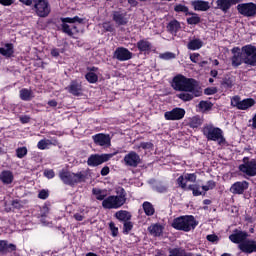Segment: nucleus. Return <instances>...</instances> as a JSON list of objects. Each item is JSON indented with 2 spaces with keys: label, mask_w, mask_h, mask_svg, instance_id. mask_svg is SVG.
<instances>
[{
  "label": "nucleus",
  "mask_w": 256,
  "mask_h": 256,
  "mask_svg": "<svg viewBox=\"0 0 256 256\" xmlns=\"http://www.w3.org/2000/svg\"><path fill=\"white\" fill-rule=\"evenodd\" d=\"M171 87L174 91L193 93L194 97H201L203 95V90L199 87V82L194 78H187L182 74H177L173 77Z\"/></svg>",
  "instance_id": "nucleus-1"
},
{
  "label": "nucleus",
  "mask_w": 256,
  "mask_h": 256,
  "mask_svg": "<svg viewBox=\"0 0 256 256\" xmlns=\"http://www.w3.org/2000/svg\"><path fill=\"white\" fill-rule=\"evenodd\" d=\"M59 177L64 185H69V187H75V185H78V183H85V181L89 179V169L77 173L67 170H61L59 172Z\"/></svg>",
  "instance_id": "nucleus-2"
},
{
  "label": "nucleus",
  "mask_w": 256,
  "mask_h": 256,
  "mask_svg": "<svg viewBox=\"0 0 256 256\" xmlns=\"http://www.w3.org/2000/svg\"><path fill=\"white\" fill-rule=\"evenodd\" d=\"M197 225H199V222L193 215L179 216L172 222L173 229H176V231H184L185 233L193 231Z\"/></svg>",
  "instance_id": "nucleus-3"
},
{
  "label": "nucleus",
  "mask_w": 256,
  "mask_h": 256,
  "mask_svg": "<svg viewBox=\"0 0 256 256\" xmlns=\"http://www.w3.org/2000/svg\"><path fill=\"white\" fill-rule=\"evenodd\" d=\"M32 6L37 17H49V13H51V5H49V0H34V2H32Z\"/></svg>",
  "instance_id": "nucleus-4"
},
{
  "label": "nucleus",
  "mask_w": 256,
  "mask_h": 256,
  "mask_svg": "<svg viewBox=\"0 0 256 256\" xmlns=\"http://www.w3.org/2000/svg\"><path fill=\"white\" fill-rule=\"evenodd\" d=\"M202 133L208 141H219V139H223V130L219 127L213 126V124H207L204 126Z\"/></svg>",
  "instance_id": "nucleus-5"
},
{
  "label": "nucleus",
  "mask_w": 256,
  "mask_h": 256,
  "mask_svg": "<svg viewBox=\"0 0 256 256\" xmlns=\"http://www.w3.org/2000/svg\"><path fill=\"white\" fill-rule=\"evenodd\" d=\"M245 65L256 67V47L248 44L242 47Z\"/></svg>",
  "instance_id": "nucleus-6"
},
{
  "label": "nucleus",
  "mask_w": 256,
  "mask_h": 256,
  "mask_svg": "<svg viewBox=\"0 0 256 256\" xmlns=\"http://www.w3.org/2000/svg\"><path fill=\"white\" fill-rule=\"evenodd\" d=\"M113 157V154H92L88 157V167H99L103 163H107Z\"/></svg>",
  "instance_id": "nucleus-7"
},
{
  "label": "nucleus",
  "mask_w": 256,
  "mask_h": 256,
  "mask_svg": "<svg viewBox=\"0 0 256 256\" xmlns=\"http://www.w3.org/2000/svg\"><path fill=\"white\" fill-rule=\"evenodd\" d=\"M238 13L243 17H255L256 16V4L253 2L241 3L236 7Z\"/></svg>",
  "instance_id": "nucleus-8"
},
{
  "label": "nucleus",
  "mask_w": 256,
  "mask_h": 256,
  "mask_svg": "<svg viewBox=\"0 0 256 256\" xmlns=\"http://www.w3.org/2000/svg\"><path fill=\"white\" fill-rule=\"evenodd\" d=\"M112 21L118 25V27H125L129 24V17L125 10H114L112 11Z\"/></svg>",
  "instance_id": "nucleus-9"
},
{
  "label": "nucleus",
  "mask_w": 256,
  "mask_h": 256,
  "mask_svg": "<svg viewBox=\"0 0 256 256\" xmlns=\"http://www.w3.org/2000/svg\"><path fill=\"white\" fill-rule=\"evenodd\" d=\"M125 205L116 195H110L102 201L103 209H120Z\"/></svg>",
  "instance_id": "nucleus-10"
},
{
  "label": "nucleus",
  "mask_w": 256,
  "mask_h": 256,
  "mask_svg": "<svg viewBox=\"0 0 256 256\" xmlns=\"http://www.w3.org/2000/svg\"><path fill=\"white\" fill-rule=\"evenodd\" d=\"M231 53L233 54V56L231 57L232 67L237 69V67H240V65H243V63H245V54L243 53V50L241 51V48L234 47L231 50Z\"/></svg>",
  "instance_id": "nucleus-11"
},
{
  "label": "nucleus",
  "mask_w": 256,
  "mask_h": 256,
  "mask_svg": "<svg viewBox=\"0 0 256 256\" xmlns=\"http://www.w3.org/2000/svg\"><path fill=\"white\" fill-rule=\"evenodd\" d=\"M185 113V109L176 107L170 111L165 112L164 118L166 121H181V119L185 117Z\"/></svg>",
  "instance_id": "nucleus-12"
},
{
  "label": "nucleus",
  "mask_w": 256,
  "mask_h": 256,
  "mask_svg": "<svg viewBox=\"0 0 256 256\" xmlns=\"http://www.w3.org/2000/svg\"><path fill=\"white\" fill-rule=\"evenodd\" d=\"M123 162L126 167H139L141 163V156H139L135 151H130L124 156Z\"/></svg>",
  "instance_id": "nucleus-13"
},
{
  "label": "nucleus",
  "mask_w": 256,
  "mask_h": 256,
  "mask_svg": "<svg viewBox=\"0 0 256 256\" xmlns=\"http://www.w3.org/2000/svg\"><path fill=\"white\" fill-rule=\"evenodd\" d=\"M238 249L245 253L246 255H251V253H256V240L255 239H248L238 245Z\"/></svg>",
  "instance_id": "nucleus-14"
},
{
  "label": "nucleus",
  "mask_w": 256,
  "mask_h": 256,
  "mask_svg": "<svg viewBox=\"0 0 256 256\" xmlns=\"http://www.w3.org/2000/svg\"><path fill=\"white\" fill-rule=\"evenodd\" d=\"M249 234L243 230L235 229L232 234L229 235V240L235 245H241V243L245 242Z\"/></svg>",
  "instance_id": "nucleus-15"
},
{
  "label": "nucleus",
  "mask_w": 256,
  "mask_h": 256,
  "mask_svg": "<svg viewBox=\"0 0 256 256\" xmlns=\"http://www.w3.org/2000/svg\"><path fill=\"white\" fill-rule=\"evenodd\" d=\"M114 59H117L118 61H129L130 59H133V52L125 47H118L114 51Z\"/></svg>",
  "instance_id": "nucleus-16"
},
{
  "label": "nucleus",
  "mask_w": 256,
  "mask_h": 256,
  "mask_svg": "<svg viewBox=\"0 0 256 256\" xmlns=\"http://www.w3.org/2000/svg\"><path fill=\"white\" fill-rule=\"evenodd\" d=\"M247 189H249V182L246 180L237 181L231 185L230 192L233 195H243Z\"/></svg>",
  "instance_id": "nucleus-17"
},
{
  "label": "nucleus",
  "mask_w": 256,
  "mask_h": 256,
  "mask_svg": "<svg viewBox=\"0 0 256 256\" xmlns=\"http://www.w3.org/2000/svg\"><path fill=\"white\" fill-rule=\"evenodd\" d=\"M238 169L248 177H256V160L251 159L246 165H239Z\"/></svg>",
  "instance_id": "nucleus-18"
},
{
  "label": "nucleus",
  "mask_w": 256,
  "mask_h": 256,
  "mask_svg": "<svg viewBox=\"0 0 256 256\" xmlns=\"http://www.w3.org/2000/svg\"><path fill=\"white\" fill-rule=\"evenodd\" d=\"M136 47H137L140 55H149V53H151V51H153V44L145 38L140 39L136 43Z\"/></svg>",
  "instance_id": "nucleus-19"
},
{
  "label": "nucleus",
  "mask_w": 256,
  "mask_h": 256,
  "mask_svg": "<svg viewBox=\"0 0 256 256\" xmlns=\"http://www.w3.org/2000/svg\"><path fill=\"white\" fill-rule=\"evenodd\" d=\"M92 138L95 145H99L100 147H109V145H111V137L109 134L99 133L92 136Z\"/></svg>",
  "instance_id": "nucleus-20"
},
{
  "label": "nucleus",
  "mask_w": 256,
  "mask_h": 256,
  "mask_svg": "<svg viewBox=\"0 0 256 256\" xmlns=\"http://www.w3.org/2000/svg\"><path fill=\"white\" fill-rule=\"evenodd\" d=\"M243 0H217L216 5L217 8L222 10L223 13H227L233 5H237L238 3H242Z\"/></svg>",
  "instance_id": "nucleus-21"
},
{
  "label": "nucleus",
  "mask_w": 256,
  "mask_h": 256,
  "mask_svg": "<svg viewBox=\"0 0 256 256\" xmlns=\"http://www.w3.org/2000/svg\"><path fill=\"white\" fill-rule=\"evenodd\" d=\"M17 251V245L9 243L7 240H0V255H7Z\"/></svg>",
  "instance_id": "nucleus-22"
},
{
  "label": "nucleus",
  "mask_w": 256,
  "mask_h": 256,
  "mask_svg": "<svg viewBox=\"0 0 256 256\" xmlns=\"http://www.w3.org/2000/svg\"><path fill=\"white\" fill-rule=\"evenodd\" d=\"M0 55L6 59H11L15 55V46L13 43H5L4 47H0Z\"/></svg>",
  "instance_id": "nucleus-23"
},
{
  "label": "nucleus",
  "mask_w": 256,
  "mask_h": 256,
  "mask_svg": "<svg viewBox=\"0 0 256 256\" xmlns=\"http://www.w3.org/2000/svg\"><path fill=\"white\" fill-rule=\"evenodd\" d=\"M0 181L3 185H11L15 181V175L11 170H3L0 173Z\"/></svg>",
  "instance_id": "nucleus-24"
},
{
  "label": "nucleus",
  "mask_w": 256,
  "mask_h": 256,
  "mask_svg": "<svg viewBox=\"0 0 256 256\" xmlns=\"http://www.w3.org/2000/svg\"><path fill=\"white\" fill-rule=\"evenodd\" d=\"M235 86V79L232 76L226 75L222 78L220 82L221 89H225V91H231Z\"/></svg>",
  "instance_id": "nucleus-25"
},
{
  "label": "nucleus",
  "mask_w": 256,
  "mask_h": 256,
  "mask_svg": "<svg viewBox=\"0 0 256 256\" xmlns=\"http://www.w3.org/2000/svg\"><path fill=\"white\" fill-rule=\"evenodd\" d=\"M169 256H203V254H193L192 252H187L184 248H172L169 249Z\"/></svg>",
  "instance_id": "nucleus-26"
},
{
  "label": "nucleus",
  "mask_w": 256,
  "mask_h": 256,
  "mask_svg": "<svg viewBox=\"0 0 256 256\" xmlns=\"http://www.w3.org/2000/svg\"><path fill=\"white\" fill-rule=\"evenodd\" d=\"M192 7L194 8V11H209V9H211L209 2L205 0L192 1Z\"/></svg>",
  "instance_id": "nucleus-27"
},
{
  "label": "nucleus",
  "mask_w": 256,
  "mask_h": 256,
  "mask_svg": "<svg viewBox=\"0 0 256 256\" xmlns=\"http://www.w3.org/2000/svg\"><path fill=\"white\" fill-rule=\"evenodd\" d=\"M114 217L120 221V223H125L127 221H131L133 217L131 212L127 210H119L114 214Z\"/></svg>",
  "instance_id": "nucleus-28"
},
{
  "label": "nucleus",
  "mask_w": 256,
  "mask_h": 256,
  "mask_svg": "<svg viewBox=\"0 0 256 256\" xmlns=\"http://www.w3.org/2000/svg\"><path fill=\"white\" fill-rule=\"evenodd\" d=\"M81 91V84H79L77 80H73L68 86V92L71 93V95H74V97H79V95H81Z\"/></svg>",
  "instance_id": "nucleus-29"
},
{
  "label": "nucleus",
  "mask_w": 256,
  "mask_h": 256,
  "mask_svg": "<svg viewBox=\"0 0 256 256\" xmlns=\"http://www.w3.org/2000/svg\"><path fill=\"white\" fill-rule=\"evenodd\" d=\"M201 47H203V40H201L199 38L190 40L187 44V48L190 51H199V49H201Z\"/></svg>",
  "instance_id": "nucleus-30"
},
{
  "label": "nucleus",
  "mask_w": 256,
  "mask_h": 256,
  "mask_svg": "<svg viewBox=\"0 0 256 256\" xmlns=\"http://www.w3.org/2000/svg\"><path fill=\"white\" fill-rule=\"evenodd\" d=\"M255 99L253 98H245L241 100L240 107L238 108L240 111H247V109H251V107L255 106Z\"/></svg>",
  "instance_id": "nucleus-31"
},
{
  "label": "nucleus",
  "mask_w": 256,
  "mask_h": 256,
  "mask_svg": "<svg viewBox=\"0 0 256 256\" xmlns=\"http://www.w3.org/2000/svg\"><path fill=\"white\" fill-rule=\"evenodd\" d=\"M176 183L178 185V187H180V189H182L183 191H194L195 189V186L197 184H190L187 186V182H183V176H179L177 179H176Z\"/></svg>",
  "instance_id": "nucleus-32"
},
{
  "label": "nucleus",
  "mask_w": 256,
  "mask_h": 256,
  "mask_svg": "<svg viewBox=\"0 0 256 256\" xmlns=\"http://www.w3.org/2000/svg\"><path fill=\"white\" fill-rule=\"evenodd\" d=\"M142 209L147 217H153L155 215V206L149 201L143 202Z\"/></svg>",
  "instance_id": "nucleus-33"
},
{
  "label": "nucleus",
  "mask_w": 256,
  "mask_h": 256,
  "mask_svg": "<svg viewBox=\"0 0 256 256\" xmlns=\"http://www.w3.org/2000/svg\"><path fill=\"white\" fill-rule=\"evenodd\" d=\"M167 29H168L169 33H171L172 35L177 34V33H179V30L181 29V23H179V21L174 19L168 23Z\"/></svg>",
  "instance_id": "nucleus-34"
},
{
  "label": "nucleus",
  "mask_w": 256,
  "mask_h": 256,
  "mask_svg": "<svg viewBox=\"0 0 256 256\" xmlns=\"http://www.w3.org/2000/svg\"><path fill=\"white\" fill-rule=\"evenodd\" d=\"M148 230L154 237H161V235H163V226L161 224H153Z\"/></svg>",
  "instance_id": "nucleus-35"
},
{
  "label": "nucleus",
  "mask_w": 256,
  "mask_h": 256,
  "mask_svg": "<svg viewBox=\"0 0 256 256\" xmlns=\"http://www.w3.org/2000/svg\"><path fill=\"white\" fill-rule=\"evenodd\" d=\"M20 99L22 101H31V99H33V91L27 88H22L20 90Z\"/></svg>",
  "instance_id": "nucleus-36"
},
{
  "label": "nucleus",
  "mask_w": 256,
  "mask_h": 256,
  "mask_svg": "<svg viewBox=\"0 0 256 256\" xmlns=\"http://www.w3.org/2000/svg\"><path fill=\"white\" fill-rule=\"evenodd\" d=\"M55 143H57V140H54V143L47 139H42L37 143V147L38 149H40L41 151H45V149H47V147H49V145H55Z\"/></svg>",
  "instance_id": "nucleus-37"
},
{
  "label": "nucleus",
  "mask_w": 256,
  "mask_h": 256,
  "mask_svg": "<svg viewBox=\"0 0 256 256\" xmlns=\"http://www.w3.org/2000/svg\"><path fill=\"white\" fill-rule=\"evenodd\" d=\"M188 15H192L186 20L188 25H199V23H201V17H199V14L192 12V14Z\"/></svg>",
  "instance_id": "nucleus-38"
},
{
  "label": "nucleus",
  "mask_w": 256,
  "mask_h": 256,
  "mask_svg": "<svg viewBox=\"0 0 256 256\" xmlns=\"http://www.w3.org/2000/svg\"><path fill=\"white\" fill-rule=\"evenodd\" d=\"M174 11L176 13H185V15H193V12H189V7H187L183 4H177L174 7Z\"/></svg>",
  "instance_id": "nucleus-39"
},
{
  "label": "nucleus",
  "mask_w": 256,
  "mask_h": 256,
  "mask_svg": "<svg viewBox=\"0 0 256 256\" xmlns=\"http://www.w3.org/2000/svg\"><path fill=\"white\" fill-rule=\"evenodd\" d=\"M183 176V183H195L197 181V174L196 173H186Z\"/></svg>",
  "instance_id": "nucleus-40"
},
{
  "label": "nucleus",
  "mask_w": 256,
  "mask_h": 256,
  "mask_svg": "<svg viewBox=\"0 0 256 256\" xmlns=\"http://www.w3.org/2000/svg\"><path fill=\"white\" fill-rule=\"evenodd\" d=\"M116 193V197L120 199V201H122L124 204L127 203V192L125 191V188H118Z\"/></svg>",
  "instance_id": "nucleus-41"
},
{
  "label": "nucleus",
  "mask_w": 256,
  "mask_h": 256,
  "mask_svg": "<svg viewBox=\"0 0 256 256\" xmlns=\"http://www.w3.org/2000/svg\"><path fill=\"white\" fill-rule=\"evenodd\" d=\"M92 193L95 195L97 201H103L107 197V194L103 193L101 189L93 188Z\"/></svg>",
  "instance_id": "nucleus-42"
},
{
  "label": "nucleus",
  "mask_w": 256,
  "mask_h": 256,
  "mask_svg": "<svg viewBox=\"0 0 256 256\" xmlns=\"http://www.w3.org/2000/svg\"><path fill=\"white\" fill-rule=\"evenodd\" d=\"M102 29L104 33H115V26L109 21L102 23Z\"/></svg>",
  "instance_id": "nucleus-43"
},
{
  "label": "nucleus",
  "mask_w": 256,
  "mask_h": 256,
  "mask_svg": "<svg viewBox=\"0 0 256 256\" xmlns=\"http://www.w3.org/2000/svg\"><path fill=\"white\" fill-rule=\"evenodd\" d=\"M215 187H217V182H215V180H209L206 182V185H203L201 188L204 193H207V191H211L215 189Z\"/></svg>",
  "instance_id": "nucleus-44"
},
{
  "label": "nucleus",
  "mask_w": 256,
  "mask_h": 256,
  "mask_svg": "<svg viewBox=\"0 0 256 256\" xmlns=\"http://www.w3.org/2000/svg\"><path fill=\"white\" fill-rule=\"evenodd\" d=\"M85 79L86 81H88V83H97V81H99V76L95 73V72H88L85 75Z\"/></svg>",
  "instance_id": "nucleus-45"
},
{
  "label": "nucleus",
  "mask_w": 256,
  "mask_h": 256,
  "mask_svg": "<svg viewBox=\"0 0 256 256\" xmlns=\"http://www.w3.org/2000/svg\"><path fill=\"white\" fill-rule=\"evenodd\" d=\"M177 97H178V99H181V101H184L185 103H187V101H193L195 94L182 92L180 94H177Z\"/></svg>",
  "instance_id": "nucleus-46"
},
{
  "label": "nucleus",
  "mask_w": 256,
  "mask_h": 256,
  "mask_svg": "<svg viewBox=\"0 0 256 256\" xmlns=\"http://www.w3.org/2000/svg\"><path fill=\"white\" fill-rule=\"evenodd\" d=\"M201 125H203V121L199 116L193 117L190 121V127L192 129H197L198 127H201Z\"/></svg>",
  "instance_id": "nucleus-47"
},
{
  "label": "nucleus",
  "mask_w": 256,
  "mask_h": 256,
  "mask_svg": "<svg viewBox=\"0 0 256 256\" xmlns=\"http://www.w3.org/2000/svg\"><path fill=\"white\" fill-rule=\"evenodd\" d=\"M133 231V222L131 220H127L126 222H123V234L129 235Z\"/></svg>",
  "instance_id": "nucleus-48"
},
{
  "label": "nucleus",
  "mask_w": 256,
  "mask_h": 256,
  "mask_svg": "<svg viewBox=\"0 0 256 256\" xmlns=\"http://www.w3.org/2000/svg\"><path fill=\"white\" fill-rule=\"evenodd\" d=\"M199 109H204V111H211L213 109V103L210 101H200L198 104Z\"/></svg>",
  "instance_id": "nucleus-49"
},
{
  "label": "nucleus",
  "mask_w": 256,
  "mask_h": 256,
  "mask_svg": "<svg viewBox=\"0 0 256 256\" xmlns=\"http://www.w3.org/2000/svg\"><path fill=\"white\" fill-rule=\"evenodd\" d=\"M27 153L28 150L25 146L16 149V157H18V159H23V157L27 156Z\"/></svg>",
  "instance_id": "nucleus-50"
},
{
  "label": "nucleus",
  "mask_w": 256,
  "mask_h": 256,
  "mask_svg": "<svg viewBox=\"0 0 256 256\" xmlns=\"http://www.w3.org/2000/svg\"><path fill=\"white\" fill-rule=\"evenodd\" d=\"M108 227L111 231L112 237H117L119 235V227L115 226V222H109Z\"/></svg>",
  "instance_id": "nucleus-51"
},
{
  "label": "nucleus",
  "mask_w": 256,
  "mask_h": 256,
  "mask_svg": "<svg viewBox=\"0 0 256 256\" xmlns=\"http://www.w3.org/2000/svg\"><path fill=\"white\" fill-rule=\"evenodd\" d=\"M176 55L173 52H165L160 54V59H163L164 61H171V59H175Z\"/></svg>",
  "instance_id": "nucleus-52"
},
{
  "label": "nucleus",
  "mask_w": 256,
  "mask_h": 256,
  "mask_svg": "<svg viewBox=\"0 0 256 256\" xmlns=\"http://www.w3.org/2000/svg\"><path fill=\"white\" fill-rule=\"evenodd\" d=\"M62 31L64 33H66V35H68L69 37H73V30H71V27L69 26V24L62 22Z\"/></svg>",
  "instance_id": "nucleus-53"
},
{
  "label": "nucleus",
  "mask_w": 256,
  "mask_h": 256,
  "mask_svg": "<svg viewBox=\"0 0 256 256\" xmlns=\"http://www.w3.org/2000/svg\"><path fill=\"white\" fill-rule=\"evenodd\" d=\"M231 105L232 107H237L239 109V107L241 106V96L239 95L233 96L231 98Z\"/></svg>",
  "instance_id": "nucleus-54"
},
{
  "label": "nucleus",
  "mask_w": 256,
  "mask_h": 256,
  "mask_svg": "<svg viewBox=\"0 0 256 256\" xmlns=\"http://www.w3.org/2000/svg\"><path fill=\"white\" fill-rule=\"evenodd\" d=\"M38 199H42L45 201V199H49V190L47 189H42L38 193Z\"/></svg>",
  "instance_id": "nucleus-55"
},
{
  "label": "nucleus",
  "mask_w": 256,
  "mask_h": 256,
  "mask_svg": "<svg viewBox=\"0 0 256 256\" xmlns=\"http://www.w3.org/2000/svg\"><path fill=\"white\" fill-rule=\"evenodd\" d=\"M201 186L199 184H196L194 187V190L192 191L193 197H200V195H205V192H201Z\"/></svg>",
  "instance_id": "nucleus-56"
},
{
  "label": "nucleus",
  "mask_w": 256,
  "mask_h": 256,
  "mask_svg": "<svg viewBox=\"0 0 256 256\" xmlns=\"http://www.w3.org/2000/svg\"><path fill=\"white\" fill-rule=\"evenodd\" d=\"M44 177L47 179H53L55 177V171H53V169L44 170Z\"/></svg>",
  "instance_id": "nucleus-57"
},
{
  "label": "nucleus",
  "mask_w": 256,
  "mask_h": 256,
  "mask_svg": "<svg viewBox=\"0 0 256 256\" xmlns=\"http://www.w3.org/2000/svg\"><path fill=\"white\" fill-rule=\"evenodd\" d=\"M217 93V87H208L204 89V95H215Z\"/></svg>",
  "instance_id": "nucleus-58"
},
{
  "label": "nucleus",
  "mask_w": 256,
  "mask_h": 256,
  "mask_svg": "<svg viewBox=\"0 0 256 256\" xmlns=\"http://www.w3.org/2000/svg\"><path fill=\"white\" fill-rule=\"evenodd\" d=\"M206 239L210 243H217V241H219V236H217L216 234H209L206 236Z\"/></svg>",
  "instance_id": "nucleus-59"
},
{
  "label": "nucleus",
  "mask_w": 256,
  "mask_h": 256,
  "mask_svg": "<svg viewBox=\"0 0 256 256\" xmlns=\"http://www.w3.org/2000/svg\"><path fill=\"white\" fill-rule=\"evenodd\" d=\"M15 3V0H0V5L3 7H11Z\"/></svg>",
  "instance_id": "nucleus-60"
},
{
  "label": "nucleus",
  "mask_w": 256,
  "mask_h": 256,
  "mask_svg": "<svg viewBox=\"0 0 256 256\" xmlns=\"http://www.w3.org/2000/svg\"><path fill=\"white\" fill-rule=\"evenodd\" d=\"M109 173H111V169L109 168V166H104L100 171V175H102V177H107Z\"/></svg>",
  "instance_id": "nucleus-61"
},
{
  "label": "nucleus",
  "mask_w": 256,
  "mask_h": 256,
  "mask_svg": "<svg viewBox=\"0 0 256 256\" xmlns=\"http://www.w3.org/2000/svg\"><path fill=\"white\" fill-rule=\"evenodd\" d=\"M200 57L201 54L199 53L190 54V61H192V63H198Z\"/></svg>",
  "instance_id": "nucleus-62"
},
{
  "label": "nucleus",
  "mask_w": 256,
  "mask_h": 256,
  "mask_svg": "<svg viewBox=\"0 0 256 256\" xmlns=\"http://www.w3.org/2000/svg\"><path fill=\"white\" fill-rule=\"evenodd\" d=\"M139 147L141 149H152L153 143H151V142H141Z\"/></svg>",
  "instance_id": "nucleus-63"
},
{
  "label": "nucleus",
  "mask_w": 256,
  "mask_h": 256,
  "mask_svg": "<svg viewBox=\"0 0 256 256\" xmlns=\"http://www.w3.org/2000/svg\"><path fill=\"white\" fill-rule=\"evenodd\" d=\"M12 207H14V209H22L23 205H21V201L16 199L12 201Z\"/></svg>",
  "instance_id": "nucleus-64"
}]
</instances>
